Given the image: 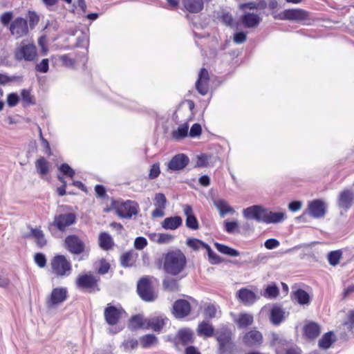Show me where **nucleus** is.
I'll return each mask as SVG.
<instances>
[{
	"mask_svg": "<svg viewBox=\"0 0 354 354\" xmlns=\"http://www.w3.org/2000/svg\"><path fill=\"white\" fill-rule=\"evenodd\" d=\"M52 272L57 277L69 276L72 271V265L64 255H56L51 260Z\"/></svg>",
	"mask_w": 354,
	"mask_h": 354,
	"instance_id": "obj_2",
	"label": "nucleus"
},
{
	"mask_svg": "<svg viewBox=\"0 0 354 354\" xmlns=\"http://www.w3.org/2000/svg\"><path fill=\"white\" fill-rule=\"evenodd\" d=\"M214 246L221 253L230 257H238L240 254L238 250L221 243H214Z\"/></svg>",
	"mask_w": 354,
	"mask_h": 354,
	"instance_id": "obj_38",
	"label": "nucleus"
},
{
	"mask_svg": "<svg viewBox=\"0 0 354 354\" xmlns=\"http://www.w3.org/2000/svg\"><path fill=\"white\" fill-rule=\"evenodd\" d=\"M326 212V205L321 200H314L308 204L306 212L311 216L319 218L324 216Z\"/></svg>",
	"mask_w": 354,
	"mask_h": 354,
	"instance_id": "obj_12",
	"label": "nucleus"
},
{
	"mask_svg": "<svg viewBox=\"0 0 354 354\" xmlns=\"http://www.w3.org/2000/svg\"><path fill=\"white\" fill-rule=\"evenodd\" d=\"M304 333L309 339H315L320 334V327L315 322H310L304 326Z\"/></svg>",
	"mask_w": 354,
	"mask_h": 354,
	"instance_id": "obj_31",
	"label": "nucleus"
},
{
	"mask_svg": "<svg viewBox=\"0 0 354 354\" xmlns=\"http://www.w3.org/2000/svg\"><path fill=\"white\" fill-rule=\"evenodd\" d=\"M153 236L158 238L156 241L159 244L169 243L173 239V236L168 234H155Z\"/></svg>",
	"mask_w": 354,
	"mask_h": 354,
	"instance_id": "obj_54",
	"label": "nucleus"
},
{
	"mask_svg": "<svg viewBox=\"0 0 354 354\" xmlns=\"http://www.w3.org/2000/svg\"><path fill=\"white\" fill-rule=\"evenodd\" d=\"M155 206L156 207L165 208L167 203V198L163 194L158 193L156 195L155 198Z\"/></svg>",
	"mask_w": 354,
	"mask_h": 354,
	"instance_id": "obj_50",
	"label": "nucleus"
},
{
	"mask_svg": "<svg viewBox=\"0 0 354 354\" xmlns=\"http://www.w3.org/2000/svg\"><path fill=\"white\" fill-rule=\"evenodd\" d=\"M184 214L186 216V226L192 230H198L199 227L198 222L194 214L192 207L189 205H183Z\"/></svg>",
	"mask_w": 354,
	"mask_h": 354,
	"instance_id": "obj_22",
	"label": "nucleus"
},
{
	"mask_svg": "<svg viewBox=\"0 0 354 354\" xmlns=\"http://www.w3.org/2000/svg\"><path fill=\"white\" fill-rule=\"evenodd\" d=\"M213 203L218 209L221 217H224L227 214H234L235 212L233 207L223 199H214Z\"/></svg>",
	"mask_w": 354,
	"mask_h": 354,
	"instance_id": "obj_23",
	"label": "nucleus"
},
{
	"mask_svg": "<svg viewBox=\"0 0 354 354\" xmlns=\"http://www.w3.org/2000/svg\"><path fill=\"white\" fill-rule=\"evenodd\" d=\"M100 280V277L95 276L88 272L85 274L80 275L76 279V285L82 289L99 290L97 283Z\"/></svg>",
	"mask_w": 354,
	"mask_h": 354,
	"instance_id": "obj_7",
	"label": "nucleus"
},
{
	"mask_svg": "<svg viewBox=\"0 0 354 354\" xmlns=\"http://www.w3.org/2000/svg\"><path fill=\"white\" fill-rule=\"evenodd\" d=\"M196 88L201 95H206L208 92V82L196 81Z\"/></svg>",
	"mask_w": 354,
	"mask_h": 354,
	"instance_id": "obj_51",
	"label": "nucleus"
},
{
	"mask_svg": "<svg viewBox=\"0 0 354 354\" xmlns=\"http://www.w3.org/2000/svg\"><path fill=\"white\" fill-rule=\"evenodd\" d=\"M216 308L214 305L209 304L205 308V315L209 318H213L216 316Z\"/></svg>",
	"mask_w": 354,
	"mask_h": 354,
	"instance_id": "obj_61",
	"label": "nucleus"
},
{
	"mask_svg": "<svg viewBox=\"0 0 354 354\" xmlns=\"http://www.w3.org/2000/svg\"><path fill=\"white\" fill-rule=\"evenodd\" d=\"M186 264V257L179 249L169 250L163 255V269L170 275L179 274L183 271Z\"/></svg>",
	"mask_w": 354,
	"mask_h": 354,
	"instance_id": "obj_1",
	"label": "nucleus"
},
{
	"mask_svg": "<svg viewBox=\"0 0 354 354\" xmlns=\"http://www.w3.org/2000/svg\"><path fill=\"white\" fill-rule=\"evenodd\" d=\"M160 173V170L159 164H158V163L153 164L150 169V171L149 174V178L150 179H155L159 176Z\"/></svg>",
	"mask_w": 354,
	"mask_h": 354,
	"instance_id": "obj_58",
	"label": "nucleus"
},
{
	"mask_svg": "<svg viewBox=\"0 0 354 354\" xmlns=\"http://www.w3.org/2000/svg\"><path fill=\"white\" fill-rule=\"evenodd\" d=\"M67 289L66 288H56L52 290L50 297L46 299V306L51 308L64 302L67 298Z\"/></svg>",
	"mask_w": 354,
	"mask_h": 354,
	"instance_id": "obj_10",
	"label": "nucleus"
},
{
	"mask_svg": "<svg viewBox=\"0 0 354 354\" xmlns=\"http://www.w3.org/2000/svg\"><path fill=\"white\" fill-rule=\"evenodd\" d=\"M64 248L69 252L75 255L88 252V248L84 241L75 234H71L65 238Z\"/></svg>",
	"mask_w": 354,
	"mask_h": 354,
	"instance_id": "obj_4",
	"label": "nucleus"
},
{
	"mask_svg": "<svg viewBox=\"0 0 354 354\" xmlns=\"http://www.w3.org/2000/svg\"><path fill=\"white\" fill-rule=\"evenodd\" d=\"M122 309L108 305L104 312V319L109 325H116L122 313Z\"/></svg>",
	"mask_w": 354,
	"mask_h": 354,
	"instance_id": "obj_14",
	"label": "nucleus"
},
{
	"mask_svg": "<svg viewBox=\"0 0 354 354\" xmlns=\"http://www.w3.org/2000/svg\"><path fill=\"white\" fill-rule=\"evenodd\" d=\"M19 101L18 95L15 93L8 94L7 97V104L10 107L15 106Z\"/></svg>",
	"mask_w": 354,
	"mask_h": 354,
	"instance_id": "obj_55",
	"label": "nucleus"
},
{
	"mask_svg": "<svg viewBox=\"0 0 354 354\" xmlns=\"http://www.w3.org/2000/svg\"><path fill=\"white\" fill-rule=\"evenodd\" d=\"M158 338L153 334H149L140 337V344L143 348H149L157 344Z\"/></svg>",
	"mask_w": 354,
	"mask_h": 354,
	"instance_id": "obj_39",
	"label": "nucleus"
},
{
	"mask_svg": "<svg viewBox=\"0 0 354 354\" xmlns=\"http://www.w3.org/2000/svg\"><path fill=\"white\" fill-rule=\"evenodd\" d=\"M147 245V241L145 237L139 236L135 239L134 247L136 249L141 250Z\"/></svg>",
	"mask_w": 354,
	"mask_h": 354,
	"instance_id": "obj_56",
	"label": "nucleus"
},
{
	"mask_svg": "<svg viewBox=\"0 0 354 354\" xmlns=\"http://www.w3.org/2000/svg\"><path fill=\"white\" fill-rule=\"evenodd\" d=\"M76 216L74 213H66L56 215L54 220L49 224V227L51 226L55 227L58 230L64 232L70 225L75 223Z\"/></svg>",
	"mask_w": 354,
	"mask_h": 354,
	"instance_id": "obj_8",
	"label": "nucleus"
},
{
	"mask_svg": "<svg viewBox=\"0 0 354 354\" xmlns=\"http://www.w3.org/2000/svg\"><path fill=\"white\" fill-rule=\"evenodd\" d=\"M183 223V219L179 216L166 218L162 222V227L165 230H174L179 227Z\"/></svg>",
	"mask_w": 354,
	"mask_h": 354,
	"instance_id": "obj_29",
	"label": "nucleus"
},
{
	"mask_svg": "<svg viewBox=\"0 0 354 354\" xmlns=\"http://www.w3.org/2000/svg\"><path fill=\"white\" fill-rule=\"evenodd\" d=\"M36 56L37 49L33 44L23 46L15 53V57L18 60L33 61Z\"/></svg>",
	"mask_w": 354,
	"mask_h": 354,
	"instance_id": "obj_13",
	"label": "nucleus"
},
{
	"mask_svg": "<svg viewBox=\"0 0 354 354\" xmlns=\"http://www.w3.org/2000/svg\"><path fill=\"white\" fill-rule=\"evenodd\" d=\"M35 167L41 176L46 175L49 171V163L44 157H40L37 160Z\"/></svg>",
	"mask_w": 354,
	"mask_h": 354,
	"instance_id": "obj_36",
	"label": "nucleus"
},
{
	"mask_svg": "<svg viewBox=\"0 0 354 354\" xmlns=\"http://www.w3.org/2000/svg\"><path fill=\"white\" fill-rule=\"evenodd\" d=\"M29 26L33 29L39 21V17L35 11H28V13Z\"/></svg>",
	"mask_w": 354,
	"mask_h": 354,
	"instance_id": "obj_49",
	"label": "nucleus"
},
{
	"mask_svg": "<svg viewBox=\"0 0 354 354\" xmlns=\"http://www.w3.org/2000/svg\"><path fill=\"white\" fill-rule=\"evenodd\" d=\"M189 158L183 153L174 156L168 163V169L171 171H178L184 169L189 163Z\"/></svg>",
	"mask_w": 354,
	"mask_h": 354,
	"instance_id": "obj_17",
	"label": "nucleus"
},
{
	"mask_svg": "<svg viewBox=\"0 0 354 354\" xmlns=\"http://www.w3.org/2000/svg\"><path fill=\"white\" fill-rule=\"evenodd\" d=\"M216 338L218 342V351L220 354L230 353L233 351L234 344L232 341V332L227 328H222L216 333Z\"/></svg>",
	"mask_w": 354,
	"mask_h": 354,
	"instance_id": "obj_3",
	"label": "nucleus"
},
{
	"mask_svg": "<svg viewBox=\"0 0 354 354\" xmlns=\"http://www.w3.org/2000/svg\"><path fill=\"white\" fill-rule=\"evenodd\" d=\"M138 204L129 200L121 203L116 208L117 214L123 218H131L133 216L138 214Z\"/></svg>",
	"mask_w": 354,
	"mask_h": 354,
	"instance_id": "obj_9",
	"label": "nucleus"
},
{
	"mask_svg": "<svg viewBox=\"0 0 354 354\" xmlns=\"http://www.w3.org/2000/svg\"><path fill=\"white\" fill-rule=\"evenodd\" d=\"M98 241L100 247L104 250H111L114 245L113 239L106 232L100 234Z\"/></svg>",
	"mask_w": 354,
	"mask_h": 354,
	"instance_id": "obj_32",
	"label": "nucleus"
},
{
	"mask_svg": "<svg viewBox=\"0 0 354 354\" xmlns=\"http://www.w3.org/2000/svg\"><path fill=\"white\" fill-rule=\"evenodd\" d=\"M189 125L185 123L180 125L177 130L172 132V137L175 140H180L185 138L188 133Z\"/></svg>",
	"mask_w": 354,
	"mask_h": 354,
	"instance_id": "obj_40",
	"label": "nucleus"
},
{
	"mask_svg": "<svg viewBox=\"0 0 354 354\" xmlns=\"http://www.w3.org/2000/svg\"><path fill=\"white\" fill-rule=\"evenodd\" d=\"M164 288L170 292H177L179 290L178 281L174 279H165L162 281Z\"/></svg>",
	"mask_w": 354,
	"mask_h": 354,
	"instance_id": "obj_43",
	"label": "nucleus"
},
{
	"mask_svg": "<svg viewBox=\"0 0 354 354\" xmlns=\"http://www.w3.org/2000/svg\"><path fill=\"white\" fill-rule=\"evenodd\" d=\"M137 291L139 296L145 301H153L157 298V294L153 291L151 283L147 277L141 278L139 280Z\"/></svg>",
	"mask_w": 354,
	"mask_h": 354,
	"instance_id": "obj_6",
	"label": "nucleus"
},
{
	"mask_svg": "<svg viewBox=\"0 0 354 354\" xmlns=\"http://www.w3.org/2000/svg\"><path fill=\"white\" fill-rule=\"evenodd\" d=\"M176 342L181 343L183 345H187L193 342V333L189 329L183 328L178 332L176 336Z\"/></svg>",
	"mask_w": 354,
	"mask_h": 354,
	"instance_id": "obj_30",
	"label": "nucleus"
},
{
	"mask_svg": "<svg viewBox=\"0 0 354 354\" xmlns=\"http://www.w3.org/2000/svg\"><path fill=\"white\" fill-rule=\"evenodd\" d=\"M240 21L245 28H254L259 26L261 18L257 14L245 12L240 18Z\"/></svg>",
	"mask_w": 354,
	"mask_h": 354,
	"instance_id": "obj_21",
	"label": "nucleus"
},
{
	"mask_svg": "<svg viewBox=\"0 0 354 354\" xmlns=\"http://www.w3.org/2000/svg\"><path fill=\"white\" fill-rule=\"evenodd\" d=\"M138 342L136 339H129L123 343L125 351L134 349L138 346Z\"/></svg>",
	"mask_w": 354,
	"mask_h": 354,
	"instance_id": "obj_64",
	"label": "nucleus"
},
{
	"mask_svg": "<svg viewBox=\"0 0 354 354\" xmlns=\"http://www.w3.org/2000/svg\"><path fill=\"white\" fill-rule=\"evenodd\" d=\"M258 223H278L283 221L286 214L283 212H273L268 209L258 205Z\"/></svg>",
	"mask_w": 354,
	"mask_h": 354,
	"instance_id": "obj_5",
	"label": "nucleus"
},
{
	"mask_svg": "<svg viewBox=\"0 0 354 354\" xmlns=\"http://www.w3.org/2000/svg\"><path fill=\"white\" fill-rule=\"evenodd\" d=\"M201 133V127L199 124L195 123L191 127L189 131V136L192 138L198 136Z\"/></svg>",
	"mask_w": 354,
	"mask_h": 354,
	"instance_id": "obj_63",
	"label": "nucleus"
},
{
	"mask_svg": "<svg viewBox=\"0 0 354 354\" xmlns=\"http://www.w3.org/2000/svg\"><path fill=\"white\" fill-rule=\"evenodd\" d=\"M253 316L249 313H241L239 317L234 319V322L240 328H245L251 325L253 322Z\"/></svg>",
	"mask_w": 354,
	"mask_h": 354,
	"instance_id": "obj_33",
	"label": "nucleus"
},
{
	"mask_svg": "<svg viewBox=\"0 0 354 354\" xmlns=\"http://www.w3.org/2000/svg\"><path fill=\"white\" fill-rule=\"evenodd\" d=\"M354 195L351 189H344L339 194L337 205L345 210L349 209L353 203Z\"/></svg>",
	"mask_w": 354,
	"mask_h": 354,
	"instance_id": "obj_20",
	"label": "nucleus"
},
{
	"mask_svg": "<svg viewBox=\"0 0 354 354\" xmlns=\"http://www.w3.org/2000/svg\"><path fill=\"white\" fill-rule=\"evenodd\" d=\"M10 30L16 37H21L28 32V26L26 19L22 17L16 18L10 24Z\"/></svg>",
	"mask_w": 354,
	"mask_h": 354,
	"instance_id": "obj_11",
	"label": "nucleus"
},
{
	"mask_svg": "<svg viewBox=\"0 0 354 354\" xmlns=\"http://www.w3.org/2000/svg\"><path fill=\"white\" fill-rule=\"evenodd\" d=\"M145 319L140 315H134L130 319L129 327L131 329L145 328Z\"/></svg>",
	"mask_w": 354,
	"mask_h": 354,
	"instance_id": "obj_41",
	"label": "nucleus"
},
{
	"mask_svg": "<svg viewBox=\"0 0 354 354\" xmlns=\"http://www.w3.org/2000/svg\"><path fill=\"white\" fill-rule=\"evenodd\" d=\"M24 106H28L35 104L34 97L28 90L23 89L21 93Z\"/></svg>",
	"mask_w": 354,
	"mask_h": 354,
	"instance_id": "obj_46",
	"label": "nucleus"
},
{
	"mask_svg": "<svg viewBox=\"0 0 354 354\" xmlns=\"http://www.w3.org/2000/svg\"><path fill=\"white\" fill-rule=\"evenodd\" d=\"M29 229L30 230V232L28 234H24V237L26 239L33 238L35 240L37 247L40 248L44 247L47 243V241L41 228H33L32 227H29Z\"/></svg>",
	"mask_w": 354,
	"mask_h": 354,
	"instance_id": "obj_18",
	"label": "nucleus"
},
{
	"mask_svg": "<svg viewBox=\"0 0 354 354\" xmlns=\"http://www.w3.org/2000/svg\"><path fill=\"white\" fill-rule=\"evenodd\" d=\"M186 243L187 246L192 248L193 250H198L203 248L205 243L197 239H189L187 240Z\"/></svg>",
	"mask_w": 354,
	"mask_h": 354,
	"instance_id": "obj_47",
	"label": "nucleus"
},
{
	"mask_svg": "<svg viewBox=\"0 0 354 354\" xmlns=\"http://www.w3.org/2000/svg\"><path fill=\"white\" fill-rule=\"evenodd\" d=\"M279 295V288L276 285L268 286L265 291L264 296L268 298H275Z\"/></svg>",
	"mask_w": 354,
	"mask_h": 354,
	"instance_id": "obj_48",
	"label": "nucleus"
},
{
	"mask_svg": "<svg viewBox=\"0 0 354 354\" xmlns=\"http://www.w3.org/2000/svg\"><path fill=\"white\" fill-rule=\"evenodd\" d=\"M247 39L246 33L239 32L234 35V41L237 44H240L245 41Z\"/></svg>",
	"mask_w": 354,
	"mask_h": 354,
	"instance_id": "obj_62",
	"label": "nucleus"
},
{
	"mask_svg": "<svg viewBox=\"0 0 354 354\" xmlns=\"http://www.w3.org/2000/svg\"><path fill=\"white\" fill-rule=\"evenodd\" d=\"M59 59L62 62L64 66L67 67H73L75 64V60L68 55H60Z\"/></svg>",
	"mask_w": 354,
	"mask_h": 354,
	"instance_id": "obj_57",
	"label": "nucleus"
},
{
	"mask_svg": "<svg viewBox=\"0 0 354 354\" xmlns=\"http://www.w3.org/2000/svg\"><path fill=\"white\" fill-rule=\"evenodd\" d=\"M174 314L177 318H183L187 316L191 311L189 301L185 299L177 300L173 306Z\"/></svg>",
	"mask_w": 354,
	"mask_h": 354,
	"instance_id": "obj_16",
	"label": "nucleus"
},
{
	"mask_svg": "<svg viewBox=\"0 0 354 354\" xmlns=\"http://www.w3.org/2000/svg\"><path fill=\"white\" fill-rule=\"evenodd\" d=\"M262 340V334L256 330H250L243 337L244 344L250 347L261 344Z\"/></svg>",
	"mask_w": 354,
	"mask_h": 354,
	"instance_id": "obj_19",
	"label": "nucleus"
},
{
	"mask_svg": "<svg viewBox=\"0 0 354 354\" xmlns=\"http://www.w3.org/2000/svg\"><path fill=\"white\" fill-rule=\"evenodd\" d=\"M145 329H152L154 331L160 330L165 325V319L161 317H154L145 319Z\"/></svg>",
	"mask_w": 354,
	"mask_h": 354,
	"instance_id": "obj_28",
	"label": "nucleus"
},
{
	"mask_svg": "<svg viewBox=\"0 0 354 354\" xmlns=\"http://www.w3.org/2000/svg\"><path fill=\"white\" fill-rule=\"evenodd\" d=\"M308 17V12L302 9H288L281 13V19L299 21Z\"/></svg>",
	"mask_w": 354,
	"mask_h": 354,
	"instance_id": "obj_15",
	"label": "nucleus"
},
{
	"mask_svg": "<svg viewBox=\"0 0 354 354\" xmlns=\"http://www.w3.org/2000/svg\"><path fill=\"white\" fill-rule=\"evenodd\" d=\"M258 205L248 207L243 210V216L248 220H254L258 222Z\"/></svg>",
	"mask_w": 354,
	"mask_h": 354,
	"instance_id": "obj_37",
	"label": "nucleus"
},
{
	"mask_svg": "<svg viewBox=\"0 0 354 354\" xmlns=\"http://www.w3.org/2000/svg\"><path fill=\"white\" fill-rule=\"evenodd\" d=\"M344 326L354 337V310L348 311L347 314V319L344 322Z\"/></svg>",
	"mask_w": 354,
	"mask_h": 354,
	"instance_id": "obj_45",
	"label": "nucleus"
},
{
	"mask_svg": "<svg viewBox=\"0 0 354 354\" xmlns=\"http://www.w3.org/2000/svg\"><path fill=\"white\" fill-rule=\"evenodd\" d=\"M225 230L229 234H234L238 230L239 223L236 221H225Z\"/></svg>",
	"mask_w": 354,
	"mask_h": 354,
	"instance_id": "obj_52",
	"label": "nucleus"
},
{
	"mask_svg": "<svg viewBox=\"0 0 354 354\" xmlns=\"http://www.w3.org/2000/svg\"><path fill=\"white\" fill-rule=\"evenodd\" d=\"M214 327L207 322H202L198 326L197 333L198 335H204L209 337L214 335Z\"/></svg>",
	"mask_w": 354,
	"mask_h": 354,
	"instance_id": "obj_34",
	"label": "nucleus"
},
{
	"mask_svg": "<svg viewBox=\"0 0 354 354\" xmlns=\"http://www.w3.org/2000/svg\"><path fill=\"white\" fill-rule=\"evenodd\" d=\"M59 170L63 174L70 178H73L75 175L74 169H73L67 163L62 164L59 167Z\"/></svg>",
	"mask_w": 354,
	"mask_h": 354,
	"instance_id": "obj_53",
	"label": "nucleus"
},
{
	"mask_svg": "<svg viewBox=\"0 0 354 354\" xmlns=\"http://www.w3.org/2000/svg\"><path fill=\"white\" fill-rule=\"evenodd\" d=\"M333 332L330 331L324 334L319 341V346L324 349L330 347L333 340L332 339Z\"/></svg>",
	"mask_w": 354,
	"mask_h": 354,
	"instance_id": "obj_44",
	"label": "nucleus"
},
{
	"mask_svg": "<svg viewBox=\"0 0 354 354\" xmlns=\"http://www.w3.org/2000/svg\"><path fill=\"white\" fill-rule=\"evenodd\" d=\"M35 261L40 268H44L46 264V259L41 253H37L35 255Z\"/></svg>",
	"mask_w": 354,
	"mask_h": 354,
	"instance_id": "obj_60",
	"label": "nucleus"
},
{
	"mask_svg": "<svg viewBox=\"0 0 354 354\" xmlns=\"http://www.w3.org/2000/svg\"><path fill=\"white\" fill-rule=\"evenodd\" d=\"M286 312L279 306H274L270 310V319L274 325H278L285 319Z\"/></svg>",
	"mask_w": 354,
	"mask_h": 354,
	"instance_id": "obj_27",
	"label": "nucleus"
},
{
	"mask_svg": "<svg viewBox=\"0 0 354 354\" xmlns=\"http://www.w3.org/2000/svg\"><path fill=\"white\" fill-rule=\"evenodd\" d=\"M48 59H43L41 62L36 65V70L41 73H46L48 71Z\"/></svg>",
	"mask_w": 354,
	"mask_h": 354,
	"instance_id": "obj_59",
	"label": "nucleus"
},
{
	"mask_svg": "<svg viewBox=\"0 0 354 354\" xmlns=\"http://www.w3.org/2000/svg\"><path fill=\"white\" fill-rule=\"evenodd\" d=\"M237 297L245 305H251L257 299L255 293L247 288L239 290L237 292Z\"/></svg>",
	"mask_w": 354,
	"mask_h": 354,
	"instance_id": "obj_26",
	"label": "nucleus"
},
{
	"mask_svg": "<svg viewBox=\"0 0 354 354\" xmlns=\"http://www.w3.org/2000/svg\"><path fill=\"white\" fill-rule=\"evenodd\" d=\"M138 254L134 250H130L122 254L120 257V264L122 267H131L135 265Z\"/></svg>",
	"mask_w": 354,
	"mask_h": 354,
	"instance_id": "obj_24",
	"label": "nucleus"
},
{
	"mask_svg": "<svg viewBox=\"0 0 354 354\" xmlns=\"http://www.w3.org/2000/svg\"><path fill=\"white\" fill-rule=\"evenodd\" d=\"M292 299L297 301L299 304H308L310 302L309 295L302 289H298L293 292Z\"/></svg>",
	"mask_w": 354,
	"mask_h": 354,
	"instance_id": "obj_35",
	"label": "nucleus"
},
{
	"mask_svg": "<svg viewBox=\"0 0 354 354\" xmlns=\"http://www.w3.org/2000/svg\"><path fill=\"white\" fill-rule=\"evenodd\" d=\"M342 257V252L339 250L330 252L327 258L328 263L332 266H336Z\"/></svg>",
	"mask_w": 354,
	"mask_h": 354,
	"instance_id": "obj_42",
	"label": "nucleus"
},
{
	"mask_svg": "<svg viewBox=\"0 0 354 354\" xmlns=\"http://www.w3.org/2000/svg\"><path fill=\"white\" fill-rule=\"evenodd\" d=\"M183 4L186 10L191 13H198L204 7L203 0H183Z\"/></svg>",
	"mask_w": 354,
	"mask_h": 354,
	"instance_id": "obj_25",
	"label": "nucleus"
}]
</instances>
